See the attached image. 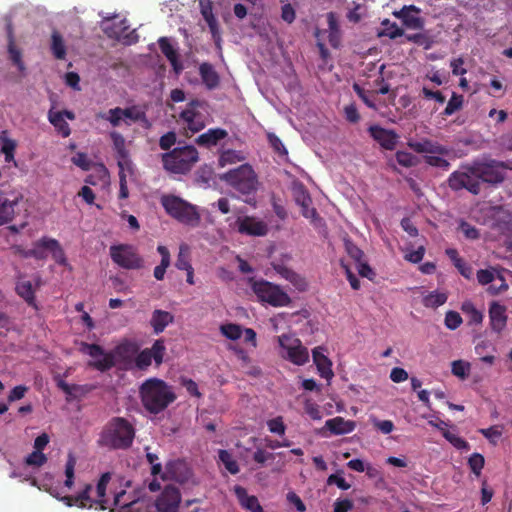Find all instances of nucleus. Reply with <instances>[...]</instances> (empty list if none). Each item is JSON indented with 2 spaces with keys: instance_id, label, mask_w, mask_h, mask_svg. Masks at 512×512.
Listing matches in <instances>:
<instances>
[{
  "instance_id": "e2e57ef3",
  "label": "nucleus",
  "mask_w": 512,
  "mask_h": 512,
  "mask_svg": "<svg viewBox=\"0 0 512 512\" xmlns=\"http://www.w3.org/2000/svg\"><path fill=\"white\" fill-rule=\"evenodd\" d=\"M267 427L271 433L284 435L286 426L281 416L275 417L267 421Z\"/></svg>"
},
{
  "instance_id": "39448f33",
  "label": "nucleus",
  "mask_w": 512,
  "mask_h": 512,
  "mask_svg": "<svg viewBox=\"0 0 512 512\" xmlns=\"http://www.w3.org/2000/svg\"><path fill=\"white\" fill-rule=\"evenodd\" d=\"M161 205L169 216L180 223L192 227L198 226L200 223L201 217L197 207L178 196L163 195Z\"/></svg>"
},
{
  "instance_id": "774afa93",
  "label": "nucleus",
  "mask_w": 512,
  "mask_h": 512,
  "mask_svg": "<svg viewBox=\"0 0 512 512\" xmlns=\"http://www.w3.org/2000/svg\"><path fill=\"white\" fill-rule=\"evenodd\" d=\"M106 120H108L113 127H118L123 120L122 108L116 107L110 109L107 113V116H102Z\"/></svg>"
},
{
  "instance_id": "aec40b11",
  "label": "nucleus",
  "mask_w": 512,
  "mask_h": 512,
  "mask_svg": "<svg viewBox=\"0 0 512 512\" xmlns=\"http://www.w3.org/2000/svg\"><path fill=\"white\" fill-rule=\"evenodd\" d=\"M233 492L243 509L250 512H264L258 498L254 495H248L246 488L243 486L235 485Z\"/></svg>"
},
{
  "instance_id": "7c9ffc66",
  "label": "nucleus",
  "mask_w": 512,
  "mask_h": 512,
  "mask_svg": "<svg viewBox=\"0 0 512 512\" xmlns=\"http://www.w3.org/2000/svg\"><path fill=\"white\" fill-rule=\"evenodd\" d=\"M16 293L20 296L29 306L37 309L35 290L31 281H19L16 284Z\"/></svg>"
},
{
  "instance_id": "13d9d810",
  "label": "nucleus",
  "mask_w": 512,
  "mask_h": 512,
  "mask_svg": "<svg viewBox=\"0 0 512 512\" xmlns=\"http://www.w3.org/2000/svg\"><path fill=\"white\" fill-rule=\"evenodd\" d=\"M88 392V389L86 386L78 385V384H71L70 389L65 392L66 394V400L68 402H71L75 399H79L82 396H84Z\"/></svg>"
},
{
  "instance_id": "9b49d317",
  "label": "nucleus",
  "mask_w": 512,
  "mask_h": 512,
  "mask_svg": "<svg viewBox=\"0 0 512 512\" xmlns=\"http://www.w3.org/2000/svg\"><path fill=\"white\" fill-rule=\"evenodd\" d=\"M278 343L285 352L282 356L293 364L301 366L308 362L309 352L298 338L288 334H282L278 337Z\"/></svg>"
},
{
  "instance_id": "bb28decb",
  "label": "nucleus",
  "mask_w": 512,
  "mask_h": 512,
  "mask_svg": "<svg viewBox=\"0 0 512 512\" xmlns=\"http://www.w3.org/2000/svg\"><path fill=\"white\" fill-rule=\"evenodd\" d=\"M158 44L161 52L165 55V57L172 65L174 72L176 74H179L183 70V65L179 60L177 50L173 48L167 37L159 38Z\"/></svg>"
},
{
  "instance_id": "ea45409f",
  "label": "nucleus",
  "mask_w": 512,
  "mask_h": 512,
  "mask_svg": "<svg viewBox=\"0 0 512 512\" xmlns=\"http://www.w3.org/2000/svg\"><path fill=\"white\" fill-rule=\"evenodd\" d=\"M245 159L243 153L241 151H236L232 149H228L223 151L219 156V165L224 167L228 164H235L241 162Z\"/></svg>"
},
{
  "instance_id": "a878e982",
  "label": "nucleus",
  "mask_w": 512,
  "mask_h": 512,
  "mask_svg": "<svg viewBox=\"0 0 512 512\" xmlns=\"http://www.w3.org/2000/svg\"><path fill=\"white\" fill-rule=\"evenodd\" d=\"M492 218L495 226L503 233L512 232V211L503 206L494 207Z\"/></svg>"
},
{
  "instance_id": "c85d7f7f",
  "label": "nucleus",
  "mask_w": 512,
  "mask_h": 512,
  "mask_svg": "<svg viewBox=\"0 0 512 512\" xmlns=\"http://www.w3.org/2000/svg\"><path fill=\"white\" fill-rule=\"evenodd\" d=\"M228 135L227 131L222 128H211L208 129L205 133L199 135L195 142L199 146L211 147L218 144L219 141L226 138Z\"/></svg>"
},
{
  "instance_id": "c9c22d12",
  "label": "nucleus",
  "mask_w": 512,
  "mask_h": 512,
  "mask_svg": "<svg viewBox=\"0 0 512 512\" xmlns=\"http://www.w3.org/2000/svg\"><path fill=\"white\" fill-rule=\"evenodd\" d=\"M51 51L58 60H64L66 57V46L63 37L58 31H53L51 35Z\"/></svg>"
},
{
  "instance_id": "3c124183",
  "label": "nucleus",
  "mask_w": 512,
  "mask_h": 512,
  "mask_svg": "<svg viewBox=\"0 0 512 512\" xmlns=\"http://www.w3.org/2000/svg\"><path fill=\"white\" fill-rule=\"evenodd\" d=\"M442 435L455 448L460 449V450H468L469 449L468 442L466 440H464L463 438H461L460 436H458L457 434L452 433L446 429V430L442 431Z\"/></svg>"
},
{
  "instance_id": "680f3d73",
  "label": "nucleus",
  "mask_w": 512,
  "mask_h": 512,
  "mask_svg": "<svg viewBox=\"0 0 512 512\" xmlns=\"http://www.w3.org/2000/svg\"><path fill=\"white\" fill-rule=\"evenodd\" d=\"M81 351L83 353L88 354L90 357L94 358L95 360L98 359L100 356L104 355L105 351L104 349L98 345V344H89L86 342H83L81 344Z\"/></svg>"
},
{
  "instance_id": "2eb2a0df",
  "label": "nucleus",
  "mask_w": 512,
  "mask_h": 512,
  "mask_svg": "<svg viewBox=\"0 0 512 512\" xmlns=\"http://www.w3.org/2000/svg\"><path fill=\"white\" fill-rule=\"evenodd\" d=\"M92 489L91 484H86L84 489L75 496L66 495L61 497L59 493L53 491H50V494L62 501L68 507L76 505L80 508H92L94 505H98L96 499H92L90 496Z\"/></svg>"
},
{
  "instance_id": "9d476101",
  "label": "nucleus",
  "mask_w": 512,
  "mask_h": 512,
  "mask_svg": "<svg viewBox=\"0 0 512 512\" xmlns=\"http://www.w3.org/2000/svg\"><path fill=\"white\" fill-rule=\"evenodd\" d=\"M33 258L36 260H44L48 256V252L51 253L53 260L59 264L65 266L67 264V258L65 252L60 245L59 241L44 236L33 243Z\"/></svg>"
},
{
  "instance_id": "4c0bfd02",
  "label": "nucleus",
  "mask_w": 512,
  "mask_h": 512,
  "mask_svg": "<svg viewBox=\"0 0 512 512\" xmlns=\"http://www.w3.org/2000/svg\"><path fill=\"white\" fill-rule=\"evenodd\" d=\"M448 296L444 292L432 291L423 298V305L427 308H437L446 303Z\"/></svg>"
},
{
  "instance_id": "7ed1b4c3",
  "label": "nucleus",
  "mask_w": 512,
  "mask_h": 512,
  "mask_svg": "<svg viewBox=\"0 0 512 512\" xmlns=\"http://www.w3.org/2000/svg\"><path fill=\"white\" fill-rule=\"evenodd\" d=\"M228 186L241 195H255L258 190V176L251 165L245 163L220 176Z\"/></svg>"
},
{
  "instance_id": "f257e3e1",
  "label": "nucleus",
  "mask_w": 512,
  "mask_h": 512,
  "mask_svg": "<svg viewBox=\"0 0 512 512\" xmlns=\"http://www.w3.org/2000/svg\"><path fill=\"white\" fill-rule=\"evenodd\" d=\"M139 394L143 407L151 414L164 411L176 400L172 387L158 378H150L142 383Z\"/></svg>"
},
{
  "instance_id": "de8ad7c7",
  "label": "nucleus",
  "mask_w": 512,
  "mask_h": 512,
  "mask_svg": "<svg viewBox=\"0 0 512 512\" xmlns=\"http://www.w3.org/2000/svg\"><path fill=\"white\" fill-rule=\"evenodd\" d=\"M126 492L122 490L119 493H116L114 497V504L116 506H119L123 509V512H133L134 510H138V505H140V502L138 500H133L128 503L123 501V498L125 497Z\"/></svg>"
},
{
  "instance_id": "b1692460",
  "label": "nucleus",
  "mask_w": 512,
  "mask_h": 512,
  "mask_svg": "<svg viewBox=\"0 0 512 512\" xmlns=\"http://www.w3.org/2000/svg\"><path fill=\"white\" fill-rule=\"evenodd\" d=\"M325 428L328 429L331 432V434L344 435L351 433L355 430L356 422L353 420H346L341 416H337L328 419L325 422Z\"/></svg>"
},
{
  "instance_id": "052dcab7",
  "label": "nucleus",
  "mask_w": 512,
  "mask_h": 512,
  "mask_svg": "<svg viewBox=\"0 0 512 512\" xmlns=\"http://www.w3.org/2000/svg\"><path fill=\"white\" fill-rule=\"evenodd\" d=\"M445 326L450 330L457 329L462 324V318L456 311H448L444 319Z\"/></svg>"
},
{
  "instance_id": "393cba45",
  "label": "nucleus",
  "mask_w": 512,
  "mask_h": 512,
  "mask_svg": "<svg viewBox=\"0 0 512 512\" xmlns=\"http://www.w3.org/2000/svg\"><path fill=\"white\" fill-rule=\"evenodd\" d=\"M323 350L324 349L322 347H316L312 351V357L320 376L330 380L334 376L331 368L332 362L326 355L323 354Z\"/></svg>"
},
{
  "instance_id": "0eeeda50",
  "label": "nucleus",
  "mask_w": 512,
  "mask_h": 512,
  "mask_svg": "<svg viewBox=\"0 0 512 512\" xmlns=\"http://www.w3.org/2000/svg\"><path fill=\"white\" fill-rule=\"evenodd\" d=\"M109 254L112 261L123 269L138 270L144 265L143 258L139 255L137 249L130 244L112 245Z\"/></svg>"
},
{
  "instance_id": "37998d69",
  "label": "nucleus",
  "mask_w": 512,
  "mask_h": 512,
  "mask_svg": "<svg viewBox=\"0 0 512 512\" xmlns=\"http://www.w3.org/2000/svg\"><path fill=\"white\" fill-rule=\"evenodd\" d=\"M122 115L123 120H129L130 122H148L145 112L140 111L135 106L122 108Z\"/></svg>"
},
{
  "instance_id": "6ab92c4d",
  "label": "nucleus",
  "mask_w": 512,
  "mask_h": 512,
  "mask_svg": "<svg viewBox=\"0 0 512 512\" xmlns=\"http://www.w3.org/2000/svg\"><path fill=\"white\" fill-rule=\"evenodd\" d=\"M238 231L241 234L251 236H265L268 232L267 224L251 216H245L237 220Z\"/></svg>"
},
{
  "instance_id": "4d7b16f0",
  "label": "nucleus",
  "mask_w": 512,
  "mask_h": 512,
  "mask_svg": "<svg viewBox=\"0 0 512 512\" xmlns=\"http://www.w3.org/2000/svg\"><path fill=\"white\" fill-rule=\"evenodd\" d=\"M47 462V457L43 452L34 450L25 458L28 466L41 467Z\"/></svg>"
},
{
  "instance_id": "f03ea898",
  "label": "nucleus",
  "mask_w": 512,
  "mask_h": 512,
  "mask_svg": "<svg viewBox=\"0 0 512 512\" xmlns=\"http://www.w3.org/2000/svg\"><path fill=\"white\" fill-rule=\"evenodd\" d=\"M134 437L132 424L123 417H114L104 426L98 444L113 450L127 449L132 445Z\"/></svg>"
},
{
  "instance_id": "473e14b6",
  "label": "nucleus",
  "mask_w": 512,
  "mask_h": 512,
  "mask_svg": "<svg viewBox=\"0 0 512 512\" xmlns=\"http://www.w3.org/2000/svg\"><path fill=\"white\" fill-rule=\"evenodd\" d=\"M18 204V198L15 200L0 199V226L11 223L15 217V207Z\"/></svg>"
},
{
  "instance_id": "58836bf2",
  "label": "nucleus",
  "mask_w": 512,
  "mask_h": 512,
  "mask_svg": "<svg viewBox=\"0 0 512 512\" xmlns=\"http://www.w3.org/2000/svg\"><path fill=\"white\" fill-rule=\"evenodd\" d=\"M218 457L227 471H229L231 474L235 475L240 471L237 461L233 458V455L228 450L220 449L218 451Z\"/></svg>"
},
{
  "instance_id": "ddd939ff",
  "label": "nucleus",
  "mask_w": 512,
  "mask_h": 512,
  "mask_svg": "<svg viewBox=\"0 0 512 512\" xmlns=\"http://www.w3.org/2000/svg\"><path fill=\"white\" fill-rule=\"evenodd\" d=\"M292 195L296 204L301 207V214L303 217L310 219L313 223L321 220L317 210L314 207H311L312 199L304 184L300 182L293 183Z\"/></svg>"
},
{
  "instance_id": "20e7f679",
  "label": "nucleus",
  "mask_w": 512,
  "mask_h": 512,
  "mask_svg": "<svg viewBox=\"0 0 512 512\" xmlns=\"http://www.w3.org/2000/svg\"><path fill=\"white\" fill-rule=\"evenodd\" d=\"M165 170L175 174H186L199 159L197 149L192 145L174 148L161 156Z\"/></svg>"
},
{
  "instance_id": "1a4fd4ad",
  "label": "nucleus",
  "mask_w": 512,
  "mask_h": 512,
  "mask_svg": "<svg viewBox=\"0 0 512 512\" xmlns=\"http://www.w3.org/2000/svg\"><path fill=\"white\" fill-rule=\"evenodd\" d=\"M475 172L478 175L480 184L482 182L489 184H499L505 179V170H512V162H503L490 160L488 162L474 163Z\"/></svg>"
},
{
  "instance_id": "5fc2aeb1",
  "label": "nucleus",
  "mask_w": 512,
  "mask_h": 512,
  "mask_svg": "<svg viewBox=\"0 0 512 512\" xmlns=\"http://www.w3.org/2000/svg\"><path fill=\"white\" fill-rule=\"evenodd\" d=\"M152 361L154 360L148 348L136 354L135 364L140 370L147 369L151 365Z\"/></svg>"
},
{
  "instance_id": "09e8293b",
  "label": "nucleus",
  "mask_w": 512,
  "mask_h": 512,
  "mask_svg": "<svg viewBox=\"0 0 512 512\" xmlns=\"http://www.w3.org/2000/svg\"><path fill=\"white\" fill-rule=\"evenodd\" d=\"M220 331L226 338L230 340H237L241 338L243 334L241 326L233 323L221 325Z\"/></svg>"
},
{
  "instance_id": "0e129e2a",
  "label": "nucleus",
  "mask_w": 512,
  "mask_h": 512,
  "mask_svg": "<svg viewBox=\"0 0 512 512\" xmlns=\"http://www.w3.org/2000/svg\"><path fill=\"white\" fill-rule=\"evenodd\" d=\"M72 163L84 171H88L91 168L92 161L88 158L86 153L78 152L71 159Z\"/></svg>"
},
{
  "instance_id": "f3484780",
  "label": "nucleus",
  "mask_w": 512,
  "mask_h": 512,
  "mask_svg": "<svg viewBox=\"0 0 512 512\" xmlns=\"http://www.w3.org/2000/svg\"><path fill=\"white\" fill-rule=\"evenodd\" d=\"M370 136L385 150H394L398 141V134L393 130L385 129L379 125L368 128Z\"/></svg>"
},
{
  "instance_id": "338daca9",
  "label": "nucleus",
  "mask_w": 512,
  "mask_h": 512,
  "mask_svg": "<svg viewBox=\"0 0 512 512\" xmlns=\"http://www.w3.org/2000/svg\"><path fill=\"white\" fill-rule=\"evenodd\" d=\"M267 138L270 146L276 153L279 155H287L288 152L278 136H276L274 133H268Z\"/></svg>"
},
{
  "instance_id": "2f4dec72",
  "label": "nucleus",
  "mask_w": 512,
  "mask_h": 512,
  "mask_svg": "<svg viewBox=\"0 0 512 512\" xmlns=\"http://www.w3.org/2000/svg\"><path fill=\"white\" fill-rule=\"evenodd\" d=\"M199 74L207 88L214 89L218 86L219 76L210 63H202L199 67Z\"/></svg>"
},
{
  "instance_id": "864d4df0",
  "label": "nucleus",
  "mask_w": 512,
  "mask_h": 512,
  "mask_svg": "<svg viewBox=\"0 0 512 512\" xmlns=\"http://www.w3.org/2000/svg\"><path fill=\"white\" fill-rule=\"evenodd\" d=\"M462 311L470 316V322L480 324L483 320V315L478 311L474 304L470 301L464 302L461 307Z\"/></svg>"
},
{
  "instance_id": "a18cd8bd",
  "label": "nucleus",
  "mask_w": 512,
  "mask_h": 512,
  "mask_svg": "<svg viewBox=\"0 0 512 512\" xmlns=\"http://www.w3.org/2000/svg\"><path fill=\"white\" fill-rule=\"evenodd\" d=\"M153 357V360L157 366L163 362L164 355L166 353V346L163 339H157L151 348H148Z\"/></svg>"
},
{
  "instance_id": "c756f323",
  "label": "nucleus",
  "mask_w": 512,
  "mask_h": 512,
  "mask_svg": "<svg viewBox=\"0 0 512 512\" xmlns=\"http://www.w3.org/2000/svg\"><path fill=\"white\" fill-rule=\"evenodd\" d=\"M173 321H174V316L170 312L156 309L152 313V316L150 319V325L152 326L153 332L155 334H160Z\"/></svg>"
},
{
  "instance_id": "a211bd4d",
  "label": "nucleus",
  "mask_w": 512,
  "mask_h": 512,
  "mask_svg": "<svg viewBox=\"0 0 512 512\" xmlns=\"http://www.w3.org/2000/svg\"><path fill=\"white\" fill-rule=\"evenodd\" d=\"M489 320L491 329L500 334L507 325V308L497 301H493L489 305Z\"/></svg>"
},
{
  "instance_id": "c03bdc74",
  "label": "nucleus",
  "mask_w": 512,
  "mask_h": 512,
  "mask_svg": "<svg viewBox=\"0 0 512 512\" xmlns=\"http://www.w3.org/2000/svg\"><path fill=\"white\" fill-rule=\"evenodd\" d=\"M76 462H77V460H76V457L74 456V454L69 453L68 457H67V462L65 465L66 480L64 482L65 487H67L68 489H71L74 484V471H75Z\"/></svg>"
},
{
  "instance_id": "49530a36",
  "label": "nucleus",
  "mask_w": 512,
  "mask_h": 512,
  "mask_svg": "<svg viewBox=\"0 0 512 512\" xmlns=\"http://www.w3.org/2000/svg\"><path fill=\"white\" fill-rule=\"evenodd\" d=\"M463 96L453 92L450 100L447 103L446 108L442 112L443 116H451L455 112L459 111L463 106Z\"/></svg>"
},
{
  "instance_id": "a19ab883",
  "label": "nucleus",
  "mask_w": 512,
  "mask_h": 512,
  "mask_svg": "<svg viewBox=\"0 0 512 512\" xmlns=\"http://www.w3.org/2000/svg\"><path fill=\"white\" fill-rule=\"evenodd\" d=\"M175 266L179 270H187L192 267L190 263V248L187 244H181Z\"/></svg>"
},
{
  "instance_id": "6e6552de",
  "label": "nucleus",
  "mask_w": 512,
  "mask_h": 512,
  "mask_svg": "<svg viewBox=\"0 0 512 512\" xmlns=\"http://www.w3.org/2000/svg\"><path fill=\"white\" fill-rule=\"evenodd\" d=\"M448 186L458 191L466 189L474 195H478L481 191V185L477 173L475 172V166H463L462 170L454 171L448 178Z\"/></svg>"
},
{
  "instance_id": "f704fd0d",
  "label": "nucleus",
  "mask_w": 512,
  "mask_h": 512,
  "mask_svg": "<svg viewBox=\"0 0 512 512\" xmlns=\"http://www.w3.org/2000/svg\"><path fill=\"white\" fill-rule=\"evenodd\" d=\"M111 479V474L109 472L103 473L97 483L96 487V493H97V499L96 502H98L99 509L105 510L107 501L105 499L106 495V488Z\"/></svg>"
},
{
  "instance_id": "f8f14e48",
  "label": "nucleus",
  "mask_w": 512,
  "mask_h": 512,
  "mask_svg": "<svg viewBox=\"0 0 512 512\" xmlns=\"http://www.w3.org/2000/svg\"><path fill=\"white\" fill-rule=\"evenodd\" d=\"M199 106L200 102L198 100H192L179 115L187 137L201 131L206 126V117L198 110Z\"/></svg>"
},
{
  "instance_id": "e433bc0d",
  "label": "nucleus",
  "mask_w": 512,
  "mask_h": 512,
  "mask_svg": "<svg viewBox=\"0 0 512 512\" xmlns=\"http://www.w3.org/2000/svg\"><path fill=\"white\" fill-rule=\"evenodd\" d=\"M115 364L116 360L112 352H105L100 358L90 362V366L101 372L110 370Z\"/></svg>"
},
{
  "instance_id": "cd10ccee",
  "label": "nucleus",
  "mask_w": 512,
  "mask_h": 512,
  "mask_svg": "<svg viewBox=\"0 0 512 512\" xmlns=\"http://www.w3.org/2000/svg\"><path fill=\"white\" fill-rule=\"evenodd\" d=\"M116 362L127 363L138 353V345L132 341H123L112 351Z\"/></svg>"
},
{
  "instance_id": "bf43d9fd",
  "label": "nucleus",
  "mask_w": 512,
  "mask_h": 512,
  "mask_svg": "<svg viewBox=\"0 0 512 512\" xmlns=\"http://www.w3.org/2000/svg\"><path fill=\"white\" fill-rule=\"evenodd\" d=\"M441 156L442 155H436V154L427 155L424 158L425 163H427L430 166L438 167L440 169L447 171L450 168V163Z\"/></svg>"
},
{
  "instance_id": "4468645a",
  "label": "nucleus",
  "mask_w": 512,
  "mask_h": 512,
  "mask_svg": "<svg viewBox=\"0 0 512 512\" xmlns=\"http://www.w3.org/2000/svg\"><path fill=\"white\" fill-rule=\"evenodd\" d=\"M181 494L178 488L167 485L157 497L155 507L157 512H178Z\"/></svg>"
},
{
  "instance_id": "412c9836",
  "label": "nucleus",
  "mask_w": 512,
  "mask_h": 512,
  "mask_svg": "<svg viewBox=\"0 0 512 512\" xmlns=\"http://www.w3.org/2000/svg\"><path fill=\"white\" fill-rule=\"evenodd\" d=\"M420 9L414 5L404 6L399 12H395V16L401 18L406 27L412 29H421L423 20L418 16Z\"/></svg>"
},
{
  "instance_id": "79ce46f5",
  "label": "nucleus",
  "mask_w": 512,
  "mask_h": 512,
  "mask_svg": "<svg viewBox=\"0 0 512 512\" xmlns=\"http://www.w3.org/2000/svg\"><path fill=\"white\" fill-rule=\"evenodd\" d=\"M471 365L464 360H455L451 364V372L454 376L465 380L469 376Z\"/></svg>"
},
{
  "instance_id": "dca6fc26",
  "label": "nucleus",
  "mask_w": 512,
  "mask_h": 512,
  "mask_svg": "<svg viewBox=\"0 0 512 512\" xmlns=\"http://www.w3.org/2000/svg\"><path fill=\"white\" fill-rule=\"evenodd\" d=\"M165 469V474L170 479L181 484L188 483L193 475L188 463L181 459L169 461L166 463Z\"/></svg>"
},
{
  "instance_id": "5701e85b",
  "label": "nucleus",
  "mask_w": 512,
  "mask_h": 512,
  "mask_svg": "<svg viewBox=\"0 0 512 512\" xmlns=\"http://www.w3.org/2000/svg\"><path fill=\"white\" fill-rule=\"evenodd\" d=\"M110 138L112 140L113 148L118 158V166L121 170H124L125 167H128L130 163L129 152L126 149L125 138L122 134L116 131L110 133Z\"/></svg>"
},
{
  "instance_id": "8fccbe9b",
  "label": "nucleus",
  "mask_w": 512,
  "mask_h": 512,
  "mask_svg": "<svg viewBox=\"0 0 512 512\" xmlns=\"http://www.w3.org/2000/svg\"><path fill=\"white\" fill-rule=\"evenodd\" d=\"M8 52H9L10 59L13 62V64L17 66V68L19 69L20 72H23L25 70V65H24V62L22 61V53L15 46L12 38L9 41Z\"/></svg>"
},
{
  "instance_id": "6e6d98bb",
  "label": "nucleus",
  "mask_w": 512,
  "mask_h": 512,
  "mask_svg": "<svg viewBox=\"0 0 512 512\" xmlns=\"http://www.w3.org/2000/svg\"><path fill=\"white\" fill-rule=\"evenodd\" d=\"M469 467L471 471L476 475L479 476L481 474V471L484 467L485 460L484 457L479 453H473L468 460Z\"/></svg>"
},
{
  "instance_id": "72a5a7b5",
  "label": "nucleus",
  "mask_w": 512,
  "mask_h": 512,
  "mask_svg": "<svg viewBox=\"0 0 512 512\" xmlns=\"http://www.w3.org/2000/svg\"><path fill=\"white\" fill-rule=\"evenodd\" d=\"M48 119L62 137L66 138L71 134L69 124L64 119V113L50 110Z\"/></svg>"
},
{
  "instance_id": "603ef678",
  "label": "nucleus",
  "mask_w": 512,
  "mask_h": 512,
  "mask_svg": "<svg viewBox=\"0 0 512 512\" xmlns=\"http://www.w3.org/2000/svg\"><path fill=\"white\" fill-rule=\"evenodd\" d=\"M344 246L347 254L355 261L360 262L364 259V252L350 239H344Z\"/></svg>"
},
{
  "instance_id": "69168bd1",
  "label": "nucleus",
  "mask_w": 512,
  "mask_h": 512,
  "mask_svg": "<svg viewBox=\"0 0 512 512\" xmlns=\"http://www.w3.org/2000/svg\"><path fill=\"white\" fill-rule=\"evenodd\" d=\"M176 141V133L174 131H169L160 137L159 147L164 151H168L176 143Z\"/></svg>"
},
{
  "instance_id": "4be33fe9",
  "label": "nucleus",
  "mask_w": 512,
  "mask_h": 512,
  "mask_svg": "<svg viewBox=\"0 0 512 512\" xmlns=\"http://www.w3.org/2000/svg\"><path fill=\"white\" fill-rule=\"evenodd\" d=\"M409 147L417 152V153H427L430 155H447L449 153V149L445 146L439 144L438 142H434L429 139H423L421 141L410 142Z\"/></svg>"
},
{
  "instance_id": "423d86ee",
  "label": "nucleus",
  "mask_w": 512,
  "mask_h": 512,
  "mask_svg": "<svg viewBox=\"0 0 512 512\" xmlns=\"http://www.w3.org/2000/svg\"><path fill=\"white\" fill-rule=\"evenodd\" d=\"M251 289L260 302L273 307H285L291 304V298L286 292L266 280L252 281Z\"/></svg>"
}]
</instances>
